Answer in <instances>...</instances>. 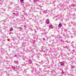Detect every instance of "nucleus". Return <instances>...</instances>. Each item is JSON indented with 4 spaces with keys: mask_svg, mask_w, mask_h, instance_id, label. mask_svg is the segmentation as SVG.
I'll list each match as a JSON object with an SVG mask.
<instances>
[{
    "mask_svg": "<svg viewBox=\"0 0 76 76\" xmlns=\"http://www.w3.org/2000/svg\"><path fill=\"white\" fill-rule=\"evenodd\" d=\"M32 43H35V41L34 42H32Z\"/></svg>",
    "mask_w": 76,
    "mask_h": 76,
    "instance_id": "4468645a",
    "label": "nucleus"
},
{
    "mask_svg": "<svg viewBox=\"0 0 76 76\" xmlns=\"http://www.w3.org/2000/svg\"><path fill=\"white\" fill-rule=\"evenodd\" d=\"M13 28H11L10 29V32H11V31H13Z\"/></svg>",
    "mask_w": 76,
    "mask_h": 76,
    "instance_id": "423d86ee",
    "label": "nucleus"
},
{
    "mask_svg": "<svg viewBox=\"0 0 76 76\" xmlns=\"http://www.w3.org/2000/svg\"><path fill=\"white\" fill-rule=\"evenodd\" d=\"M20 29H22V28H20Z\"/></svg>",
    "mask_w": 76,
    "mask_h": 76,
    "instance_id": "a211bd4d",
    "label": "nucleus"
},
{
    "mask_svg": "<svg viewBox=\"0 0 76 76\" xmlns=\"http://www.w3.org/2000/svg\"><path fill=\"white\" fill-rule=\"evenodd\" d=\"M53 26L52 25H50L49 26V28H52Z\"/></svg>",
    "mask_w": 76,
    "mask_h": 76,
    "instance_id": "39448f33",
    "label": "nucleus"
},
{
    "mask_svg": "<svg viewBox=\"0 0 76 76\" xmlns=\"http://www.w3.org/2000/svg\"><path fill=\"white\" fill-rule=\"evenodd\" d=\"M62 26V24L60 23H59V24L58 25V26L59 27V28H61V26Z\"/></svg>",
    "mask_w": 76,
    "mask_h": 76,
    "instance_id": "f257e3e1",
    "label": "nucleus"
},
{
    "mask_svg": "<svg viewBox=\"0 0 76 76\" xmlns=\"http://www.w3.org/2000/svg\"><path fill=\"white\" fill-rule=\"evenodd\" d=\"M25 58V57H23V58Z\"/></svg>",
    "mask_w": 76,
    "mask_h": 76,
    "instance_id": "412c9836",
    "label": "nucleus"
},
{
    "mask_svg": "<svg viewBox=\"0 0 76 76\" xmlns=\"http://www.w3.org/2000/svg\"><path fill=\"white\" fill-rule=\"evenodd\" d=\"M34 0V2H37V1H38V0Z\"/></svg>",
    "mask_w": 76,
    "mask_h": 76,
    "instance_id": "6e6552de",
    "label": "nucleus"
},
{
    "mask_svg": "<svg viewBox=\"0 0 76 76\" xmlns=\"http://www.w3.org/2000/svg\"><path fill=\"white\" fill-rule=\"evenodd\" d=\"M43 39H44V40H45V39L44 38H43Z\"/></svg>",
    "mask_w": 76,
    "mask_h": 76,
    "instance_id": "dca6fc26",
    "label": "nucleus"
},
{
    "mask_svg": "<svg viewBox=\"0 0 76 76\" xmlns=\"http://www.w3.org/2000/svg\"><path fill=\"white\" fill-rule=\"evenodd\" d=\"M15 63H18V61H15Z\"/></svg>",
    "mask_w": 76,
    "mask_h": 76,
    "instance_id": "1a4fd4ad",
    "label": "nucleus"
},
{
    "mask_svg": "<svg viewBox=\"0 0 76 76\" xmlns=\"http://www.w3.org/2000/svg\"><path fill=\"white\" fill-rule=\"evenodd\" d=\"M10 34H11V32L10 33Z\"/></svg>",
    "mask_w": 76,
    "mask_h": 76,
    "instance_id": "6ab92c4d",
    "label": "nucleus"
},
{
    "mask_svg": "<svg viewBox=\"0 0 76 76\" xmlns=\"http://www.w3.org/2000/svg\"><path fill=\"white\" fill-rule=\"evenodd\" d=\"M50 22V21H49V20H46V23L47 24H48Z\"/></svg>",
    "mask_w": 76,
    "mask_h": 76,
    "instance_id": "7ed1b4c3",
    "label": "nucleus"
},
{
    "mask_svg": "<svg viewBox=\"0 0 76 76\" xmlns=\"http://www.w3.org/2000/svg\"><path fill=\"white\" fill-rule=\"evenodd\" d=\"M45 13H47V11H45Z\"/></svg>",
    "mask_w": 76,
    "mask_h": 76,
    "instance_id": "f8f14e48",
    "label": "nucleus"
},
{
    "mask_svg": "<svg viewBox=\"0 0 76 76\" xmlns=\"http://www.w3.org/2000/svg\"><path fill=\"white\" fill-rule=\"evenodd\" d=\"M20 1H22V2H23V0H20Z\"/></svg>",
    "mask_w": 76,
    "mask_h": 76,
    "instance_id": "9b49d317",
    "label": "nucleus"
},
{
    "mask_svg": "<svg viewBox=\"0 0 76 76\" xmlns=\"http://www.w3.org/2000/svg\"><path fill=\"white\" fill-rule=\"evenodd\" d=\"M64 64V62H62L61 63V66H63Z\"/></svg>",
    "mask_w": 76,
    "mask_h": 76,
    "instance_id": "f03ea898",
    "label": "nucleus"
},
{
    "mask_svg": "<svg viewBox=\"0 0 76 76\" xmlns=\"http://www.w3.org/2000/svg\"><path fill=\"white\" fill-rule=\"evenodd\" d=\"M19 15L18 14H16L15 16H18Z\"/></svg>",
    "mask_w": 76,
    "mask_h": 76,
    "instance_id": "9d476101",
    "label": "nucleus"
},
{
    "mask_svg": "<svg viewBox=\"0 0 76 76\" xmlns=\"http://www.w3.org/2000/svg\"><path fill=\"white\" fill-rule=\"evenodd\" d=\"M14 15H16V14H15V13H14Z\"/></svg>",
    "mask_w": 76,
    "mask_h": 76,
    "instance_id": "aec40b11",
    "label": "nucleus"
},
{
    "mask_svg": "<svg viewBox=\"0 0 76 76\" xmlns=\"http://www.w3.org/2000/svg\"><path fill=\"white\" fill-rule=\"evenodd\" d=\"M28 63L31 64L32 63V61L31 60H29L28 61Z\"/></svg>",
    "mask_w": 76,
    "mask_h": 76,
    "instance_id": "20e7f679",
    "label": "nucleus"
},
{
    "mask_svg": "<svg viewBox=\"0 0 76 76\" xmlns=\"http://www.w3.org/2000/svg\"><path fill=\"white\" fill-rule=\"evenodd\" d=\"M72 68H75V66H73L72 67Z\"/></svg>",
    "mask_w": 76,
    "mask_h": 76,
    "instance_id": "2eb2a0df",
    "label": "nucleus"
},
{
    "mask_svg": "<svg viewBox=\"0 0 76 76\" xmlns=\"http://www.w3.org/2000/svg\"><path fill=\"white\" fill-rule=\"evenodd\" d=\"M15 57H17V55H15Z\"/></svg>",
    "mask_w": 76,
    "mask_h": 76,
    "instance_id": "f3484780",
    "label": "nucleus"
},
{
    "mask_svg": "<svg viewBox=\"0 0 76 76\" xmlns=\"http://www.w3.org/2000/svg\"><path fill=\"white\" fill-rule=\"evenodd\" d=\"M72 6H75V5L72 4Z\"/></svg>",
    "mask_w": 76,
    "mask_h": 76,
    "instance_id": "ddd939ff",
    "label": "nucleus"
},
{
    "mask_svg": "<svg viewBox=\"0 0 76 76\" xmlns=\"http://www.w3.org/2000/svg\"><path fill=\"white\" fill-rule=\"evenodd\" d=\"M12 69H13V70H15V67L13 66H12Z\"/></svg>",
    "mask_w": 76,
    "mask_h": 76,
    "instance_id": "0eeeda50",
    "label": "nucleus"
}]
</instances>
